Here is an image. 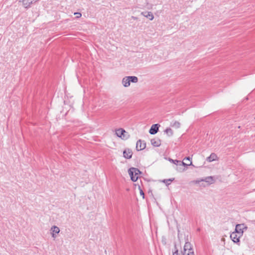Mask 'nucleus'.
<instances>
[{
	"label": "nucleus",
	"mask_w": 255,
	"mask_h": 255,
	"mask_svg": "<svg viewBox=\"0 0 255 255\" xmlns=\"http://www.w3.org/2000/svg\"><path fill=\"white\" fill-rule=\"evenodd\" d=\"M116 135L123 139H127L129 137V134L125 129L119 128L116 131Z\"/></svg>",
	"instance_id": "f257e3e1"
},
{
	"label": "nucleus",
	"mask_w": 255,
	"mask_h": 255,
	"mask_svg": "<svg viewBox=\"0 0 255 255\" xmlns=\"http://www.w3.org/2000/svg\"><path fill=\"white\" fill-rule=\"evenodd\" d=\"M188 254V255H194L193 250L191 247V244L189 242H186L184 247V252L182 255Z\"/></svg>",
	"instance_id": "f03ea898"
},
{
	"label": "nucleus",
	"mask_w": 255,
	"mask_h": 255,
	"mask_svg": "<svg viewBox=\"0 0 255 255\" xmlns=\"http://www.w3.org/2000/svg\"><path fill=\"white\" fill-rule=\"evenodd\" d=\"M205 182L208 185L213 184L215 182V180L213 176H208L200 180H197L195 181V183L199 184L200 182Z\"/></svg>",
	"instance_id": "7ed1b4c3"
},
{
	"label": "nucleus",
	"mask_w": 255,
	"mask_h": 255,
	"mask_svg": "<svg viewBox=\"0 0 255 255\" xmlns=\"http://www.w3.org/2000/svg\"><path fill=\"white\" fill-rule=\"evenodd\" d=\"M247 227L244 224H237L236 226L235 231L236 233H238L240 236H243L244 230L247 229Z\"/></svg>",
	"instance_id": "20e7f679"
},
{
	"label": "nucleus",
	"mask_w": 255,
	"mask_h": 255,
	"mask_svg": "<svg viewBox=\"0 0 255 255\" xmlns=\"http://www.w3.org/2000/svg\"><path fill=\"white\" fill-rule=\"evenodd\" d=\"M136 171L138 172V169L134 167H131L128 169V173L130 177V179L133 182L136 181L138 178V176L134 175V172H135Z\"/></svg>",
	"instance_id": "39448f33"
},
{
	"label": "nucleus",
	"mask_w": 255,
	"mask_h": 255,
	"mask_svg": "<svg viewBox=\"0 0 255 255\" xmlns=\"http://www.w3.org/2000/svg\"><path fill=\"white\" fill-rule=\"evenodd\" d=\"M242 236L239 235L238 233H236V232H233L230 235V238L234 243L240 245V239Z\"/></svg>",
	"instance_id": "423d86ee"
},
{
	"label": "nucleus",
	"mask_w": 255,
	"mask_h": 255,
	"mask_svg": "<svg viewBox=\"0 0 255 255\" xmlns=\"http://www.w3.org/2000/svg\"><path fill=\"white\" fill-rule=\"evenodd\" d=\"M38 0H18L19 2H22L23 6L25 8H28L33 3Z\"/></svg>",
	"instance_id": "0eeeda50"
},
{
	"label": "nucleus",
	"mask_w": 255,
	"mask_h": 255,
	"mask_svg": "<svg viewBox=\"0 0 255 255\" xmlns=\"http://www.w3.org/2000/svg\"><path fill=\"white\" fill-rule=\"evenodd\" d=\"M145 147L146 143L144 141H142L141 139L137 140L136 148L138 151L144 149Z\"/></svg>",
	"instance_id": "6e6552de"
},
{
	"label": "nucleus",
	"mask_w": 255,
	"mask_h": 255,
	"mask_svg": "<svg viewBox=\"0 0 255 255\" xmlns=\"http://www.w3.org/2000/svg\"><path fill=\"white\" fill-rule=\"evenodd\" d=\"M159 127L160 125L158 124L152 125L149 131V133L151 134H156L158 131Z\"/></svg>",
	"instance_id": "1a4fd4ad"
},
{
	"label": "nucleus",
	"mask_w": 255,
	"mask_h": 255,
	"mask_svg": "<svg viewBox=\"0 0 255 255\" xmlns=\"http://www.w3.org/2000/svg\"><path fill=\"white\" fill-rule=\"evenodd\" d=\"M132 152L131 149L129 148L126 149L123 152L124 157L127 159H130L131 158Z\"/></svg>",
	"instance_id": "9d476101"
},
{
	"label": "nucleus",
	"mask_w": 255,
	"mask_h": 255,
	"mask_svg": "<svg viewBox=\"0 0 255 255\" xmlns=\"http://www.w3.org/2000/svg\"><path fill=\"white\" fill-rule=\"evenodd\" d=\"M141 14H142L144 17L148 18L150 20H153L154 18L153 14L150 11L142 12Z\"/></svg>",
	"instance_id": "9b49d317"
},
{
	"label": "nucleus",
	"mask_w": 255,
	"mask_h": 255,
	"mask_svg": "<svg viewBox=\"0 0 255 255\" xmlns=\"http://www.w3.org/2000/svg\"><path fill=\"white\" fill-rule=\"evenodd\" d=\"M151 144L155 147H158L161 145V140L158 138H154L151 140Z\"/></svg>",
	"instance_id": "f8f14e48"
},
{
	"label": "nucleus",
	"mask_w": 255,
	"mask_h": 255,
	"mask_svg": "<svg viewBox=\"0 0 255 255\" xmlns=\"http://www.w3.org/2000/svg\"><path fill=\"white\" fill-rule=\"evenodd\" d=\"M217 158V155L214 153H212L208 157H207V160L209 162H211L216 160Z\"/></svg>",
	"instance_id": "ddd939ff"
},
{
	"label": "nucleus",
	"mask_w": 255,
	"mask_h": 255,
	"mask_svg": "<svg viewBox=\"0 0 255 255\" xmlns=\"http://www.w3.org/2000/svg\"><path fill=\"white\" fill-rule=\"evenodd\" d=\"M170 126L175 128H178L180 127V123L178 121H173L171 123Z\"/></svg>",
	"instance_id": "4468645a"
},
{
	"label": "nucleus",
	"mask_w": 255,
	"mask_h": 255,
	"mask_svg": "<svg viewBox=\"0 0 255 255\" xmlns=\"http://www.w3.org/2000/svg\"><path fill=\"white\" fill-rule=\"evenodd\" d=\"M137 81H122L123 85L125 87H128L130 85V82L135 83Z\"/></svg>",
	"instance_id": "2eb2a0df"
},
{
	"label": "nucleus",
	"mask_w": 255,
	"mask_h": 255,
	"mask_svg": "<svg viewBox=\"0 0 255 255\" xmlns=\"http://www.w3.org/2000/svg\"><path fill=\"white\" fill-rule=\"evenodd\" d=\"M164 132L167 134L168 136H172L173 135V130L170 128H167L165 130Z\"/></svg>",
	"instance_id": "dca6fc26"
},
{
	"label": "nucleus",
	"mask_w": 255,
	"mask_h": 255,
	"mask_svg": "<svg viewBox=\"0 0 255 255\" xmlns=\"http://www.w3.org/2000/svg\"><path fill=\"white\" fill-rule=\"evenodd\" d=\"M51 230L52 231L53 233H55L56 234H58L60 232L59 228L55 226H54L51 228Z\"/></svg>",
	"instance_id": "f3484780"
},
{
	"label": "nucleus",
	"mask_w": 255,
	"mask_h": 255,
	"mask_svg": "<svg viewBox=\"0 0 255 255\" xmlns=\"http://www.w3.org/2000/svg\"><path fill=\"white\" fill-rule=\"evenodd\" d=\"M123 80H138V78L135 76H126Z\"/></svg>",
	"instance_id": "a211bd4d"
},
{
	"label": "nucleus",
	"mask_w": 255,
	"mask_h": 255,
	"mask_svg": "<svg viewBox=\"0 0 255 255\" xmlns=\"http://www.w3.org/2000/svg\"><path fill=\"white\" fill-rule=\"evenodd\" d=\"M174 178H171L169 179H164L163 180V182L165 183L167 185L170 184L171 182L173 181Z\"/></svg>",
	"instance_id": "6ab92c4d"
},
{
	"label": "nucleus",
	"mask_w": 255,
	"mask_h": 255,
	"mask_svg": "<svg viewBox=\"0 0 255 255\" xmlns=\"http://www.w3.org/2000/svg\"><path fill=\"white\" fill-rule=\"evenodd\" d=\"M169 161L176 165H178L179 163H180V161L177 160H173L172 159H170Z\"/></svg>",
	"instance_id": "aec40b11"
},
{
	"label": "nucleus",
	"mask_w": 255,
	"mask_h": 255,
	"mask_svg": "<svg viewBox=\"0 0 255 255\" xmlns=\"http://www.w3.org/2000/svg\"><path fill=\"white\" fill-rule=\"evenodd\" d=\"M179 163V165H183V166H189V165H190L192 164V162H190L189 164H187V163H185V162H181L180 161V163Z\"/></svg>",
	"instance_id": "412c9836"
},
{
	"label": "nucleus",
	"mask_w": 255,
	"mask_h": 255,
	"mask_svg": "<svg viewBox=\"0 0 255 255\" xmlns=\"http://www.w3.org/2000/svg\"><path fill=\"white\" fill-rule=\"evenodd\" d=\"M74 15H76V17L77 18H79V17H80L82 16L81 13H80V12H75L74 13Z\"/></svg>",
	"instance_id": "4be33fe9"
},
{
	"label": "nucleus",
	"mask_w": 255,
	"mask_h": 255,
	"mask_svg": "<svg viewBox=\"0 0 255 255\" xmlns=\"http://www.w3.org/2000/svg\"><path fill=\"white\" fill-rule=\"evenodd\" d=\"M134 175L136 176H138V175L139 174H141V171L138 169V172H137L136 171L135 172H134Z\"/></svg>",
	"instance_id": "5701e85b"
},
{
	"label": "nucleus",
	"mask_w": 255,
	"mask_h": 255,
	"mask_svg": "<svg viewBox=\"0 0 255 255\" xmlns=\"http://www.w3.org/2000/svg\"><path fill=\"white\" fill-rule=\"evenodd\" d=\"M140 194L143 196V198H144V192L141 189L140 190Z\"/></svg>",
	"instance_id": "b1692460"
},
{
	"label": "nucleus",
	"mask_w": 255,
	"mask_h": 255,
	"mask_svg": "<svg viewBox=\"0 0 255 255\" xmlns=\"http://www.w3.org/2000/svg\"><path fill=\"white\" fill-rule=\"evenodd\" d=\"M190 159H191V158H190L189 156H188V157H185V158L184 159V160H188L190 161Z\"/></svg>",
	"instance_id": "393cba45"
},
{
	"label": "nucleus",
	"mask_w": 255,
	"mask_h": 255,
	"mask_svg": "<svg viewBox=\"0 0 255 255\" xmlns=\"http://www.w3.org/2000/svg\"><path fill=\"white\" fill-rule=\"evenodd\" d=\"M52 237L53 238H56V236H55V235L54 234V233H52Z\"/></svg>",
	"instance_id": "a878e982"
}]
</instances>
